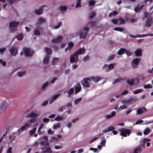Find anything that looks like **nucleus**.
Segmentation results:
<instances>
[{
  "label": "nucleus",
  "instance_id": "obj_6",
  "mask_svg": "<svg viewBox=\"0 0 153 153\" xmlns=\"http://www.w3.org/2000/svg\"><path fill=\"white\" fill-rule=\"evenodd\" d=\"M152 21V18L151 17H150L147 18L146 21L145 26L146 27H149L151 25Z\"/></svg>",
  "mask_w": 153,
  "mask_h": 153
},
{
  "label": "nucleus",
  "instance_id": "obj_13",
  "mask_svg": "<svg viewBox=\"0 0 153 153\" xmlns=\"http://www.w3.org/2000/svg\"><path fill=\"white\" fill-rule=\"evenodd\" d=\"M87 32H86L85 31H82L80 33V38L81 39H85L87 35Z\"/></svg>",
  "mask_w": 153,
  "mask_h": 153
},
{
  "label": "nucleus",
  "instance_id": "obj_40",
  "mask_svg": "<svg viewBox=\"0 0 153 153\" xmlns=\"http://www.w3.org/2000/svg\"><path fill=\"white\" fill-rule=\"evenodd\" d=\"M96 14L94 12L89 13V18L90 19L93 18L95 16Z\"/></svg>",
  "mask_w": 153,
  "mask_h": 153
},
{
  "label": "nucleus",
  "instance_id": "obj_36",
  "mask_svg": "<svg viewBox=\"0 0 153 153\" xmlns=\"http://www.w3.org/2000/svg\"><path fill=\"white\" fill-rule=\"evenodd\" d=\"M60 10L61 11H66L67 9V7L65 6H60L59 7Z\"/></svg>",
  "mask_w": 153,
  "mask_h": 153
},
{
  "label": "nucleus",
  "instance_id": "obj_47",
  "mask_svg": "<svg viewBox=\"0 0 153 153\" xmlns=\"http://www.w3.org/2000/svg\"><path fill=\"white\" fill-rule=\"evenodd\" d=\"M91 24V26H94L96 25V21H91L88 24Z\"/></svg>",
  "mask_w": 153,
  "mask_h": 153
},
{
  "label": "nucleus",
  "instance_id": "obj_58",
  "mask_svg": "<svg viewBox=\"0 0 153 153\" xmlns=\"http://www.w3.org/2000/svg\"><path fill=\"white\" fill-rule=\"evenodd\" d=\"M134 85H135L139 84L140 82V80L138 79H134Z\"/></svg>",
  "mask_w": 153,
  "mask_h": 153
},
{
  "label": "nucleus",
  "instance_id": "obj_28",
  "mask_svg": "<svg viewBox=\"0 0 153 153\" xmlns=\"http://www.w3.org/2000/svg\"><path fill=\"white\" fill-rule=\"evenodd\" d=\"M30 126L29 124H25L24 126L21 127L20 130L22 131H24L26 130V128H27Z\"/></svg>",
  "mask_w": 153,
  "mask_h": 153
},
{
  "label": "nucleus",
  "instance_id": "obj_26",
  "mask_svg": "<svg viewBox=\"0 0 153 153\" xmlns=\"http://www.w3.org/2000/svg\"><path fill=\"white\" fill-rule=\"evenodd\" d=\"M15 134L13 133L12 134H10L8 138L9 140H10L11 141H13L16 138V136L15 135Z\"/></svg>",
  "mask_w": 153,
  "mask_h": 153
},
{
  "label": "nucleus",
  "instance_id": "obj_57",
  "mask_svg": "<svg viewBox=\"0 0 153 153\" xmlns=\"http://www.w3.org/2000/svg\"><path fill=\"white\" fill-rule=\"evenodd\" d=\"M107 129L108 130V131H110L114 130L115 129V128L113 126H110L108 127Z\"/></svg>",
  "mask_w": 153,
  "mask_h": 153
},
{
  "label": "nucleus",
  "instance_id": "obj_3",
  "mask_svg": "<svg viewBox=\"0 0 153 153\" xmlns=\"http://www.w3.org/2000/svg\"><path fill=\"white\" fill-rule=\"evenodd\" d=\"M85 50L84 48H80L77 52L74 53V56L76 58V60H78V55L83 54L85 53Z\"/></svg>",
  "mask_w": 153,
  "mask_h": 153
},
{
  "label": "nucleus",
  "instance_id": "obj_8",
  "mask_svg": "<svg viewBox=\"0 0 153 153\" xmlns=\"http://www.w3.org/2000/svg\"><path fill=\"white\" fill-rule=\"evenodd\" d=\"M45 7H46V6L45 5L39 7V9L35 10V13L37 15L41 14L43 13V8Z\"/></svg>",
  "mask_w": 153,
  "mask_h": 153
},
{
  "label": "nucleus",
  "instance_id": "obj_60",
  "mask_svg": "<svg viewBox=\"0 0 153 153\" xmlns=\"http://www.w3.org/2000/svg\"><path fill=\"white\" fill-rule=\"evenodd\" d=\"M118 21V19H112L111 20L112 22L113 23H114V24H117V22Z\"/></svg>",
  "mask_w": 153,
  "mask_h": 153
},
{
  "label": "nucleus",
  "instance_id": "obj_25",
  "mask_svg": "<svg viewBox=\"0 0 153 153\" xmlns=\"http://www.w3.org/2000/svg\"><path fill=\"white\" fill-rule=\"evenodd\" d=\"M50 58V56H47L46 57L44 58L43 59V62L44 64H47L48 63V61Z\"/></svg>",
  "mask_w": 153,
  "mask_h": 153
},
{
  "label": "nucleus",
  "instance_id": "obj_55",
  "mask_svg": "<svg viewBox=\"0 0 153 153\" xmlns=\"http://www.w3.org/2000/svg\"><path fill=\"white\" fill-rule=\"evenodd\" d=\"M124 79H122L121 78H118L113 83V84H114L115 83H116L117 82H120L121 80H123Z\"/></svg>",
  "mask_w": 153,
  "mask_h": 153
},
{
  "label": "nucleus",
  "instance_id": "obj_43",
  "mask_svg": "<svg viewBox=\"0 0 153 153\" xmlns=\"http://www.w3.org/2000/svg\"><path fill=\"white\" fill-rule=\"evenodd\" d=\"M34 33L35 35L39 36L40 35V32L39 30H34Z\"/></svg>",
  "mask_w": 153,
  "mask_h": 153
},
{
  "label": "nucleus",
  "instance_id": "obj_51",
  "mask_svg": "<svg viewBox=\"0 0 153 153\" xmlns=\"http://www.w3.org/2000/svg\"><path fill=\"white\" fill-rule=\"evenodd\" d=\"M62 24V22H59L58 25H57L55 26L54 27V28L55 29H57L58 28H59L61 25Z\"/></svg>",
  "mask_w": 153,
  "mask_h": 153
},
{
  "label": "nucleus",
  "instance_id": "obj_54",
  "mask_svg": "<svg viewBox=\"0 0 153 153\" xmlns=\"http://www.w3.org/2000/svg\"><path fill=\"white\" fill-rule=\"evenodd\" d=\"M48 82H46L43 85H42L41 88L42 89H45L48 85Z\"/></svg>",
  "mask_w": 153,
  "mask_h": 153
},
{
  "label": "nucleus",
  "instance_id": "obj_10",
  "mask_svg": "<svg viewBox=\"0 0 153 153\" xmlns=\"http://www.w3.org/2000/svg\"><path fill=\"white\" fill-rule=\"evenodd\" d=\"M19 22L18 21H14L11 22L9 24V26L10 28L12 27H16L19 24Z\"/></svg>",
  "mask_w": 153,
  "mask_h": 153
},
{
  "label": "nucleus",
  "instance_id": "obj_20",
  "mask_svg": "<svg viewBox=\"0 0 153 153\" xmlns=\"http://www.w3.org/2000/svg\"><path fill=\"white\" fill-rule=\"evenodd\" d=\"M81 89V86L80 84H77L75 88V91L76 93H78L80 91Z\"/></svg>",
  "mask_w": 153,
  "mask_h": 153
},
{
  "label": "nucleus",
  "instance_id": "obj_34",
  "mask_svg": "<svg viewBox=\"0 0 153 153\" xmlns=\"http://www.w3.org/2000/svg\"><path fill=\"white\" fill-rule=\"evenodd\" d=\"M114 30H115L119 31L121 32H122L123 31V29L122 28L118 27H114Z\"/></svg>",
  "mask_w": 153,
  "mask_h": 153
},
{
  "label": "nucleus",
  "instance_id": "obj_32",
  "mask_svg": "<svg viewBox=\"0 0 153 153\" xmlns=\"http://www.w3.org/2000/svg\"><path fill=\"white\" fill-rule=\"evenodd\" d=\"M16 38L18 40L21 41L23 38V36L22 34H20L17 36L16 37Z\"/></svg>",
  "mask_w": 153,
  "mask_h": 153
},
{
  "label": "nucleus",
  "instance_id": "obj_30",
  "mask_svg": "<svg viewBox=\"0 0 153 153\" xmlns=\"http://www.w3.org/2000/svg\"><path fill=\"white\" fill-rule=\"evenodd\" d=\"M77 60H76V58L74 56V54L71 55L70 61L71 63H74L75 61H77Z\"/></svg>",
  "mask_w": 153,
  "mask_h": 153
},
{
  "label": "nucleus",
  "instance_id": "obj_22",
  "mask_svg": "<svg viewBox=\"0 0 153 153\" xmlns=\"http://www.w3.org/2000/svg\"><path fill=\"white\" fill-rule=\"evenodd\" d=\"M135 55L137 56H139L142 55V51L140 49H137L135 51Z\"/></svg>",
  "mask_w": 153,
  "mask_h": 153
},
{
  "label": "nucleus",
  "instance_id": "obj_39",
  "mask_svg": "<svg viewBox=\"0 0 153 153\" xmlns=\"http://www.w3.org/2000/svg\"><path fill=\"white\" fill-rule=\"evenodd\" d=\"M45 19L42 18H39L38 20V23L39 24H42L45 22Z\"/></svg>",
  "mask_w": 153,
  "mask_h": 153
},
{
  "label": "nucleus",
  "instance_id": "obj_4",
  "mask_svg": "<svg viewBox=\"0 0 153 153\" xmlns=\"http://www.w3.org/2000/svg\"><path fill=\"white\" fill-rule=\"evenodd\" d=\"M8 105L9 104L6 101H3L0 106V113L4 111Z\"/></svg>",
  "mask_w": 153,
  "mask_h": 153
},
{
  "label": "nucleus",
  "instance_id": "obj_23",
  "mask_svg": "<svg viewBox=\"0 0 153 153\" xmlns=\"http://www.w3.org/2000/svg\"><path fill=\"white\" fill-rule=\"evenodd\" d=\"M126 49L124 48H121L119 50L117 54L119 55H121L125 53Z\"/></svg>",
  "mask_w": 153,
  "mask_h": 153
},
{
  "label": "nucleus",
  "instance_id": "obj_2",
  "mask_svg": "<svg viewBox=\"0 0 153 153\" xmlns=\"http://www.w3.org/2000/svg\"><path fill=\"white\" fill-rule=\"evenodd\" d=\"M90 81L91 78H85L82 80V84L86 88L89 87L90 84L88 81Z\"/></svg>",
  "mask_w": 153,
  "mask_h": 153
},
{
  "label": "nucleus",
  "instance_id": "obj_15",
  "mask_svg": "<svg viewBox=\"0 0 153 153\" xmlns=\"http://www.w3.org/2000/svg\"><path fill=\"white\" fill-rule=\"evenodd\" d=\"M90 78H91V80H92L93 81L95 82H98V81H100L101 79V77L99 76H91Z\"/></svg>",
  "mask_w": 153,
  "mask_h": 153
},
{
  "label": "nucleus",
  "instance_id": "obj_1",
  "mask_svg": "<svg viewBox=\"0 0 153 153\" xmlns=\"http://www.w3.org/2000/svg\"><path fill=\"white\" fill-rule=\"evenodd\" d=\"M119 131L120 133V135L124 137H126L127 135L129 136L131 133L130 130L125 128L119 129Z\"/></svg>",
  "mask_w": 153,
  "mask_h": 153
},
{
  "label": "nucleus",
  "instance_id": "obj_64",
  "mask_svg": "<svg viewBox=\"0 0 153 153\" xmlns=\"http://www.w3.org/2000/svg\"><path fill=\"white\" fill-rule=\"evenodd\" d=\"M7 153H12V148L9 147L7 150Z\"/></svg>",
  "mask_w": 153,
  "mask_h": 153
},
{
  "label": "nucleus",
  "instance_id": "obj_53",
  "mask_svg": "<svg viewBox=\"0 0 153 153\" xmlns=\"http://www.w3.org/2000/svg\"><path fill=\"white\" fill-rule=\"evenodd\" d=\"M144 88H152V86L150 84H148L144 85Z\"/></svg>",
  "mask_w": 153,
  "mask_h": 153
},
{
  "label": "nucleus",
  "instance_id": "obj_31",
  "mask_svg": "<svg viewBox=\"0 0 153 153\" xmlns=\"http://www.w3.org/2000/svg\"><path fill=\"white\" fill-rule=\"evenodd\" d=\"M139 59L137 58H136L134 59L133 60V61L131 63L132 65H133V63H134L135 65H137L139 64Z\"/></svg>",
  "mask_w": 153,
  "mask_h": 153
},
{
  "label": "nucleus",
  "instance_id": "obj_59",
  "mask_svg": "<svg viewBox=\"0 0 153 153\" xmlns=\"http://www.w3.org/2000/svg\"><path fill=\"white\" fill-rule=\"evenodd\" d=\"M114 65L113 64H111L108 65V68L110 69H112L114 68Z\"/></svg>",
  "mask_w": 153,
  "mask_h": 153
},
{
  "label": "nucleus",
  "instance_id": "obj_52",
  "mask_svg": "<svg viewBox=\"0 0 153 153\" xmlns=\"http://www.w3.org/2000/svg\"><path fill=\"white\" fill-rule=\"evenodd\" d=\"M125 53H126L127 55V56H131L132 54L128 50L126 49Z\"/></svg>",
  "mask_w": 153,
  "mask_h": 153
},
{
  "label": "nucleus",
  "instance_id": "obj_61",
  "mask_svg": "<svg viewBox=\"0 0 153 153\" xmlns=\"http://www.w3.org/2000/svg\"><path fill=\"white\" fill-rule=\"evenodd\" d=\"M81 3L80 1H77L76 4V8H78L79 7H80L81 6Z\"/></svg>",
  "mask_w": 153,
  "mask_h": 153
},
{
  "label": "nucleus",
  "instance_id": "obj_11",
  "mask_svg": "<svg viewBox=\"0 0 153 153\" xmlns=\"http://www.w3.org/2000/svg\"><path fill=\"white\" fill-rule=\"evenodd\" d=\"M146 108L144 107H141L138 108L137 111V114H142L143 111L146 112Z\"/></svg>",
  "mask_w": 153,
  "mask_h": 153
},
{
  "label": "nucleus",
  "instance_id": "obj_9",
  "mask_svg": "<svg viewBox=\"0 0 153 153\" xmlns=\"http://www.w3.org/2000/svg\"><path fill=\"white\" fill-rule=\"evenodd\" d=\"M42 150H44L42 151V153H52V151L51 147H43L42 148Z\"/></svg>",
  "mask_w": 153,
  "mask_h": 153
},
{
  "label": "nucleus",
  "instance_id": "obj_7",
  "mask_svg": "<svg viewBox=\"0 0 153 153\" xmlns=\"http://www.w3.org/2000/svg\"><path fill=\"white\" fill-rule=\"evenodd\" d=\"M23 51H24L25 55L26 56H32L33 54V53H30V49L27 48H25L23 49Z\"/></svg>",
  "mask_w": 153,
  "mask_h": 153
},
{
  "label": "nucleus",
  "instance_id": "obj_14",
  "mask_svg": "<svg viewBox=\"0 0 153 153\" xmlns=\"http://www.w3.org/2000/svg\"><path fill=\"white\" fill-rule=\"evenodd\" d=\"M39 115L37 113L32 112L30 113L27 116V117H31L32 118H35Z\"/></svg>",
  "mask_w": 153,
  "mask_h": 153
},
{
  "label": "nucleus",
  "instance_id": "obj_21",
  "mask_svg": "<svg viewBox=\"0 0 153 153\" xmlns=\"http://www.w3.org/2000/svg\"><path fill=\"white\" fill-rule=\"evenodd\" d=\"M141 147L138 146L134 149L133 153H140L141 152Z\"/></svg>",
  "mask_w": 153,
  "mask_h": 153
},
{
  "label": "nucleus",
  "instance_id": "obj_46",
  "mask_svg": "<svg viewBox=\"0 0 153 153\" xmlns=\"http://www.w3.org/2000/svg\"><path fill=\"white\" fill-rule=\"evenodd\" d=\"M60 125L59 123L53 125V128L54 129H55L57 128H60Z\"/></svg>",
  "mask_w": 153,
  "mask_h": 153
},
{
  "label": "nucleus",
  "instance_id": "obj_42",
  "mask_svg": "<svg viewBox=\"0 0 153 153\" xmlns=\"http://www.w3.org/2000/svg\"><path fill=\"white\" fill-rule=\"evenodd\" d=\"M59 94H58L53 96V100L52 101H51L50 102V103H51L53 101L56 99L59 96Z\"/></svg>",
  "mask_w": 153,
  "mask_h": 153
},
{
  "label": "nucleus",
  "instance_id": "obj_27",
  "mask_svg": "<svg viewBox=\"0 0 153 153\" xmlns=\"http://www.w3.org/2000/svg\"><path fill=\"white\" fill-rule=\"evenodd\" d=\"M151 131V130L149 128H146L144 130L143 133L144 134L146 135L149 133Z\"/></svg>",
  "mask_w": 153,
  "mask_h": 153
},
{
  "label": "nucleus",
  "instance_id": "obj_41",
  "mask_svg": "<svg viewBox=\"0 0 153 153\" xmlns=\"http://www.w3.org/2000/svg\"><path fill=\"white\" fill-rule=\"evenodd\" d=\"M82 98V97L76 99L74 100V103L75 104H78L79 102L81 100Z\"/></svg>",
  "mask_w": 153,
  "mask_h": 153
},
{
  "label": "nucleus",
  "instance_id": "obj_37",
  "mask_svg": "<svg viewBox=\"0 0 153 153\" xmlns=\"http://www.w3.org/2000/svg\"><path fill=\"white\" fill-rule=\"evenodd\" d=\"M25 71H19L17 73V74L18 76H19L21 77L23 76L25 74Z\"/></svg>",
  "mask_w": 153,
  "mask_h": 153
},
{
  "label": "nucleus",
  "instance_id": "obj_63",
  "mask_svg": "<svg viewBox=\"0 0 153 153\" xmlns=\"http://www.w3.org/2000/svg\"><path fill=\"white\" fill-rule=\"evenodd\" d=\"M126 107L125 106V105H124V106H120L119 108L117 110H123V109H126Z\"/></svg>",
  "mask_w": 153,
  "mask_h": 153
},
{
  "label": "nucleus",
  "instance_id": "obj_19",
  "mask_svg": "<svg viewBox=\"0 0 153 153\" xmlns=\"http://www.w3.org/2000/svg\"><path fill=\"white\" fill-rule=\"evenodd\" d=\"M59 62V59L57 57H54L52 62V64L53 65H55L57 64Z\"/></svg>",
  "mask_w": 153,
  "mask_h": 153
},
{
  "label": "nucleus",
  "instance_id": "obj_50",
  "mask_svg": "<svg viewBox=\"0 0 153 153\" xmlns=\"http://www.w3.org/2000/svg\"><path fill=\"white\" fill-rule=\"evenodd\" d=\"M95 2L93 0H91L89 1V4L90 6H92L94 5Z\"/></svg>",
  "mask_w": 153,
  "mask_h": 153
},
{
  "label": "nucleus",
  "instance_id": "obj_24",
  "mask_svg": "<svg viewBox=\"0 0 153 153\" xmlns=\"http://www.w3.org/2000/svg\"><path fill=\"white\" fill-rule=\"evenodd\" d=\"M136 101V99L133 98H131L128 100V104H131L135 102Z\"/></svg>",
  "mask_w": 153,
  "mask_h": 153
},
{
  "label": "nucleus",
  "instance_id": "obj_12",
  "mask_svg": "<svg viewBox=\"0 0 153 153\" xmlns=\"http://www.w3.org/2000/svg\"><path fill=\"white\" fill-rule=\"evenodd\" d=\"M63 37L60 36L56 39H54L52 40L51 42L53 43H58L60 42L62 39Z\"/></svg>",
  "mask_w": 153,
  "mask_h": 153
},
{
  "label": "nucleus",
  "instance_id": "obj_18",
  "mask_svg": "<svg viewBox=\"0 0 153 153\" xmlns=\"http://www.w3.org/2000/svg\"><path fill=\"white\" fill-rule=\"evenodd\" d=\"M144 5H142L140 7H139V5L138 4L137 6L134 7V10L135 12H138L139 10H141L144 7Z\"/></svg>",
  "mask_w": 153,
  "mask_h": 153
},
{
  "label": "nucleus",
  "instance_id": "obj_62",
  "mask_svg": "<svg viewBox=\"0 0 153 153\" xmlns=\"http://www.w3.org/2000/svg\"><path fill=\"white\" fill-rule=\"evenodd\" d=\"M6 50V48L5 47L0 48V53H1V54H2L3 53V52L5 51Z\"/></svg>",
  "mask_w": 153,
  "mask_h": 153
},
{
  "label": "nucleus",
  "instance_id": "obj_48",
  "mask_svg": "<svg viewBox=\"0 0 153 153\" xmlns=\"http://www.w3.org/2000/svg\"><path fill=\"white\" fill-rule=\"evenodd\" d=\"M74 91V89L73 88H71L70 89L68 92V94L69 96L72 94Z\"/></svg>",
  "mask_w": 153,
  "mask_h": 153
},
{
  "label": "nucleus",
  "instance_id": "obj_33",
  "mask_svg": "<svg viewBox=\"0 0 153 153\" xmlns=\"http://www.w3.org/2000/svg\"><path fill=\"white\" fill-rule=\"evenodd\" d=\"M36 130V128H34L33 130L30 131L29 132V135L30 136H31L33 135L35 132Z\"/></svg>",
  "mask_w": 153,
  "mask_h": 153
},
{
  "label": "nucleus",
  "instance_id": "obj_16",
  "mask_svg": "<svg viewBox=\"0 0 153 153\" xmlns=\"http://www.w3.org/2000/svg\"><path fill=\"white\" fill-rule=\"evenodd\" d=\"M44 50L46 52L47 56L50 55H51L52 52L51 48L45 47L44 48Z\"/></svg>",
  "mask_w": 153,
  "mask_h": 153
},
{
  "label": "nucleus",
  "instance_id": "obj_38",
  "mask_svg": "<svg viewBox=\"0 0 153 153\" xmlns=\"http://www.w3.org/2000/svg\"><path fill=\"white\" fill-rule=\"evenodd\" d=\"M118 20H120V23L121 24H124L126 23V21L125 19L122 18L121 17H119L118 19Z\"/></svg>",
  "mask_w": 153,
  "mask_h": 153
},
{
  "label": "nucleus",
  "instance_id": "obj_29",
  "mask_svg": "<svg viewBox=\"0 0 153 153\" xmlns=\"http://www.w3.org/2000/svg\"><path fill=\"white\" fill-rule=\"evenodd\" d=\"M127 83L131 86H132L134 85V80L133 79H128L127 80Z\"/></svg>",
  "mask_w": 153,
  "mask_h": 153
},
{
  "label": "nucleus",
  "instance_id": "obj_44",
  "mask_svg": "<svg viewBox=\"0 0 153 153\" xmlns=\"http://www.w3.org/2000/svg\"><path fill=\"white\" fill-rule=\"evenodd\" d=\"M144 16L143 17V19H144L145 18H147V19L150 17H151L150 15L147 13L145 12L144 13Z\"/></svg>",
  "mask_w": 153,
  "mask_h": 153
},
{
  "label": "nucleus",
  "instance_id": "obj_5",
  "mask_svg": "<svg viewBox=\"0 0 153 153\" xmlns=\"http://www.w3.org/2000/svg\"><path fill=\"white\" fill-rule=\"evenodd\" d=\"M9 51L12 56H15L18 53V50L16 48L13 47L10 49Z\"/></svg>",
  "mask_w": 153,
  "mask_h": 153
},
{
  "label": "nucleus",
  "instance_id": "obj_56",
  "mask_svg": "<svg viewBox=\"0 0 153 153\" xmlns=\"http://www.w3.org/2000/svg\"><path fill=\"white\" fill-rule=\"evenodd\" d=\"M129 36L130 37H133V38H136V37H142V36H142V35H137L136 36H134L132 35L131 34H129Z\"/></svg>",
  "mask_w": 153,
  "mask_h": 153
},
{
  "label": "nucleus",
  "instance_id": "obj_49",
  "mask_svg": "<svg viewBox=\"0 0 153 153\" xmlns=\"http://www.w3.org/2000/svg\"><path fill=\"white\" fill-rule=\"evenodd\" d=\"M115 55H111L109 56V57H108V61H110L111 60H112L115 57Z\"/></svg>",
  "mask_w": 153,
  "mask_h": 153
},
{
  "label": "nucleus",
  "instance_id": "obj_17",
  "mask_svg": "<svg viewBox=\"0 0 153 153\" xmlns=\"http://www.w3.org/2000/svg\"><path fill=\"white\" fill-rule=\"evenodd\" d=\"M74 45V44L73 42H70L68 43V47L65 48V51H66L67 50H71L72 48Z\"/></svg>",
  "mask_w": 153,
  "mask_h": 153
},
{
  "label": "nucleus",
  "instance_id": "obj_35",
  "mask_svg": "<svg viewBox=\"0 0 153 153\" xmlns=\"http://www.w3.org/2000/svg\"><path fill=\"white\" fill-rule=\"evenodd\" d=\"M143 91V90L142 89H138L133 91V93L134 94H137L139 93H141Z\"/></svg>",
  "mask_w": 153,
  "mask_h": 153
},
{
  "label": "nucleus",
  "instance_id": "obj_45",
  "mask_svg": "<svg viewBox=\"0 0 153 153\" xmlns=\"http://www.w3.org/2000/svg\"><path fill=\"white\" fill-rule=\"evenodd\" d=\"M63 118L61 116H59L55 118V120L56 121H60L63 120Z\"/></svg>",
  "mask_w": 153,
  "mask_h": 153
}]
</instances>
